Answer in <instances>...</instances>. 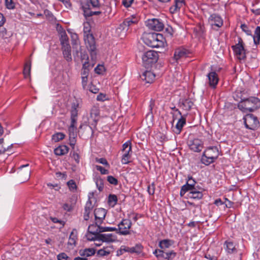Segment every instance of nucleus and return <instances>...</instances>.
<instances>
[{
  "instance_id": "nucleus-51",
  "label": "nucleus",
  "mask_w": 260,
  "mask_h": 260,
  "mask_svg": "<svg viewBox=\"0 0 260 260\" xmlns=\"http://www.w3.org/2000/svg\"><path fill=\"white\" fill-rule=\"evenodd\" d=\"M241 28L248 36H252L251 31L249 29L248 26L245 24L241 25Z\"/></svg>"
},
{
  "instance_id": "nucleus-16",
  "label": "nucleus",
  "mask_w": 260,
  "mask_h": 260,
  "mask_svg": "<svg viewBox=\"0 0 260 260\" xmlns=\"http://www.w3.org/2000/svg\"><path fill=\"white\" fill-rule=\"evenodd\" d=\"M207 77L209 86L213 89L216 88L219 80L217 73L212 71L207 74Z\"/></svg>"
},
{
  "instance_id": "nucleus-44",
  "label": "nucleus",
  "mask_w": 260,
  "mask_h": 260,
  "mask_svg": "<svg viewBox=\"0 0 260 260\" xmlns=\"http://www.w3.org/2000/svg\"><path fill=\"white\" fill-rule=\"evenodd\" d=\"M117 231V229L116 228L113 227H109V226H102L99 225V234L103 232H110V231Z\"/></svg>"
},
{
  "instance_id": "nucleus-2",
  "label": "nucleus",
  "mask_w": 260,
  "mask_h": 260,
  "mask_svg": "<svg viewBox=\"0 0 260 260\" xmlns=\"http://www.w3.org/2000/svg\"><path fill=\"white\" fill-rule=\"evenodd\" d=\"M238 107L243 112H253L260 108V99L256 97L241 99Z\"/></svg>"
},
{
  "instance_id": "nucleus-47",
  "label": "nucleus",
  "mask_w": 260,
  "mask_h": 260,
  "mask_svg": "<svg viewBox=\"0 0 260 260\" xmlns=\"http://www.w3.org/2000/svg\"><path fill=\"white\" fill-rule=\"evenodd\" d=\"M67 184L71 191H74L77 189V185L75 182L73 180H69Z\"/></svg>"
},
{
  "instance_id": "nucleus-40",
  "label": "nucleus",
  "mask_w": 260,
  "mask_h": 260,
  "mask_svg": "<svg viewBox=\"0 0 260 260\" xmlns=\"http://www.w3.org/2000/svg\"><path fill=\"white\" fill-rule=\"evenodd\" d=\"M99 224L95 223V224H91L88 226V232H90L91 233H96L99 234Z\"/></svg>"
},
{
  "instance_id": "nucleus-55",
  "label": "nucleus",
  "mask_w": 260,
  "mask_h": 260,
  "mask_svg": "<svg viewBox=\"0 0 260 260\" xmlns=\"http://www.w3.org/2000/svg\"><path fill=\"white\" fill-rule=\"evenodd\" d=\"M95 168L98 171H99L102 174L106 175L109 173L108 170L105 169L101 166L96 165L95 166Z\"/></svg>"
},
{
  "instance_id": "nucleus-17",
  "label": "nucleus",
  "mask_w": 260,
  "mask_h": 260,
  "mask_svg": "<svg viewBox=\"0 0 260 260\" xmlns=\"http://www.w3.org/2000/svg\"><path fill=\"white\" fill-rule=\"evenodd\" d=\"M139 21V17L136 15H133L126 18L121 24L120 26L122 27L123 29L127 30L129 27L134 24H137Z\"/></svg>"
},
{
  "instance_id": "nucleus-27",
  "label": "nucleus",
  "mask_w": 260,
  "mask_h": 260,
  "mask_svg": "<svg viewBox=\"0 0 260 260\" xmlns=\"http://www.w3.org/2000/svg\"><path fill=\"white\" fill-rule=\"evenodd\" d=\"M84 15L85 17H90L93 15H98L101 14L100 11H92L91 10V7H89L87 5L83 6Z\"/></svg>"
},
{
  "instance_id": "nucleus-5",
  "label": "nucleus",
  "mask_w": 260,
  "mask_h": 260,
  "mask_svg": "<svg viewBox=\"0 0 260 260\" xmlns=\"http://www.w3.org/2000/svg\"><path fill=\"white\" fill-rule=\"evenodd\" d=\"M234 53L236 58L239 60H244L246 57L245 50L244 47L243 42L241 39H240L239 42L235 45L232 46Z\"/></svg>"
},
{
  "instance_id": "nucleus-3",
  "label": "nucleus",
  "mask_w": 260,
  "mask_h": 260,
  "mask_svg": "<svg viewBox=\"0 0 260 260\" xmlns=\"http://www.w3.org/2000/svg\"><path fill=\"white\" fill-rule=\"evenodd\" d=\"M219 150L216 146L207 147L203 153L201 161L206 166L214 162L219 156Z\"/></svg>"
},
{
  "instance_id": "nucleus-37",
  "label": "nucleus",
  "mask_w": 260,
  "mask_h": 260,
  "mask_svg": "<svg viewBox=\"0 0 260 260\" xmlns=\"http://www.w3.org/2000/svg\"><path fill=\"white\" fill-rule=\"evenodd\" d=\"M186 123V118L185 116H181V118L178 120L176 125V127L178 130L179 133H180L184 126V125Z\"/></svg>"
},
{
  "instance_id": "nucleus-19",
  "label": "nucleus",
  "mask_w": 260,
  "mask_h": 260,
  "mask_svg": "<svg viewBox=\"0 0 260 260\" xmlns=\"http://www.w3.org/2000/svg\"><path fill=\"white\" fill-rule=\"evenodd\" d=\"M98 238H100L103 242L110 243L117 241V237L114 234H100Z\"/></svg>"
},
{
  "instance_id": "nucleus-22",
  "label": "nucleus",
  "mask_w": 260,
  "mask_h": 260,
  "mask_svg": "<svg viewBox=\"0 0 260 260\" xmlns=\"http://www.w3.org/2000/svg\"><path fill=\"white\" fill-rule=\"evenodd\" d=\"M77 235V231L75 229L72 230L70 235L69 240L68 242V245L69 246H71L72 248H73L74 246H76L77 241L78 239Z\"/></svg>"
},
{
  "instance_id": "nucleus-58",
  "label": "nucleus",
  "mask_w": 260,
  "mask_h": 260,
  "mask_svg": "<svg viewBox=\"0 0 260 260\" xmlns=\"http://www.w3.org/2000/svg\"><path fill=\"white\" fill-rule=\"evenodd\" d=\"M196 183V182L192 178V177L191 176H188V180H187V181L186 183L189 184L190 186H191L193 188H194V186L195 185Z\"/></svg>"
},
{
  "instance_id": "nucleus-39",
  "label": "nucleus",
  "mask_w": 260,
  "mask_h": 260,
  "mask_svg": "<svg viewBox=\"0 0 260 260\" xmlns=\"http://www.w3.org/2000/svg\"><path fill=\"white\" fill-rule=\"evenodd\" d=\"M194 188L189 186V184L186 183L183 185L181 188L180 194L181 196H183L187 191H191Z\"/></svg>"
},
{
  "instance_id": "nucleus-52",
  "label": "nucleus",
  "mask_w": 260,
  "mask_h": 260,
  "mask_svg": "<svg viewBox=\"0 0 260 260\" xmlns=\"http://www.w3.org/2000/svg\"><path fill=\"white\" fill-rule=\"evenodd\" d=\"M107 180L111 184L114 185H116L118 184L117 179L112 176H108L107 177Z\"/></svg>"
},
{
  "instance_id": "nucleus-6",
  "label": "nucleus",
  "mask_w": 260,
  "mask_h": 260,
  "mask_svg": "<svg viewBox=\"0 0 260 260\" xmlns=\"http://www.w3.org/2000/svg\"><path fill=\"white\" fill-rule=\"evenodd\" d=\"M142 59L146 66H150L157 62L158 55L157 52L150 50L145 52L142 55Z\"/></svg>"
},
{
  "instance_id": "nucleus-43",
  "label": "nucleus",
  "mask_w": 260,
  "mask_h": 260,
  "mask_svg": "<svg viewBox=\"0 0 260 260\" xmlns=\"http://www.w3.org/2000/svg\"><path fill=\"white\" fill-rule=\"evenodd\" d=\"M64 137L65 135L62 133H57L52 136V139L54 142H57L64 139Z\"/></svg>"
},
{
  "instance_id": "nucleus-13",
  "label": "nucleus",
  "mask_w": 260,
  "mask_h": 260,
  "mask_svg": "<svg viewBox=\"0 0 260 260\" xmlns=\"http://www.w3.org/2000/svg\"><path fill=\"white\" fill-rule=\"evenodd\" d=\"M100 110L98 107L93 106L90 111V117L88 119L89 123L95 127L99 119Z\"/></svg>"
},
{
  "instance_id": "nucleus-28",
  "label": "nucleus",
  "mask_w": 260,
  "mask_h": 260,
  "mask_svg": "<svg viewBox=\"0 0 260 260\" xmlns=\"http://www.w3.org/2000/svg\"><path fill=\"white\" fill-rule=\"evenodd\" d=\"M71 39H72V44L73 45V48H76L77 49V53H78L79 50H78V47H79V49H81V46L79 44V40L78 39V36L76 33L71 34Z\"/></svg>"
},
{
  "instance_id": "nucleus-8",
  "label": "nucleus",
  "mask_w": 260,
  "mask_h": 260,
  "mask_svg": "<svg viewBox=\"0 0 260 260\" xmlns=\"http://www.w3.org/2000/svg\"><path fill=\"white\" fill-rule=\"evenodd\" d=\"M145 24L149 29L157 31H161L164 27L162 21L156 18L148 19L146 21Z\"/></svg>"
},
{
  "instance_id": "nucleus-34",
  "label": "nucleus",
  "mask_w": 260,
  "mask_h": 260,
  "mask_svg": "<svg viewBox=\"0 0 260 260\" xmlns=\"http://www.w3.org/2000/svg\"><path fill=\"white\" fill-rule=\"evenodd\" d=\"M143 249V247L141 244H137L134 247H129V253L140 254L142 252Z\"/></svg>"
},
{
  "instance_id": "nucleus-4",
  "label": "nucleus",
  "mask_w": 260,
  "mask_h": 260,
  "mask_svg": "<svg viewBox=\"0 0 260 260\" xmlns=\"http://www.w3.org/2000/svg\"><path fill=\"white\" fill-rule=\"evenodd\" d=\"M245 127L249 129L255 130L259 125V121L256 116L252 114H248L243 118Z\"/></svg>"
},
{
  "instance_id": "nucleus-45",
  "label": "nucleus",
  "mask_w": 260,
  "mask_h": 260,
  "mask_svg": "<svg viewBox=\"0 0 260 260\" xmlns=\"http://www.w3.org/2000/svg\"><path fill=\"white\" fill-rule=\"evenodd\" d=\"M193 103L189 100H185L183 101L182 105L183 108H184L186 110H189L191 109Z\"/></svg>"
},
{
  "instance_id": "nucleus-10",
  "label": "nucleus",
  "mask_w": 260,
  "mask_h": 260,
  "mask_svg": "<svg viewBox=\"0 0 260 260\" xmlns=\"http://www.w3.org/2000/svg\"><path fill=\"white\" fill-rule=\"evenodd\" d=\"M132 223L128 219H123L118 224V233L121 235H127L130 234L129 230L132 226Z\"/></svg>"
},
{
  "instance_id": "nucleus-14",
  "label": "nucleus",
  "mask_w": 260,
  "mask_h": 260,
  "mask_svg": "<svg viewBox=\"0 0 260 260\" xmlns=\"http://www.w3.org/2000/svg\"><path fill=\"white\" fill-rule=\"evenodd\" d=\"M188 146L191 150L196 152H199L203 149L204 143L199 139H193L188 141Z\"/></svg>"
},
{
  "instance_id": "nucleus-64",
  "label": "nucleus",
  "mask_w": 260,
  "mask_h": 260,
  "mask_svg": "<svg viewBox=\"0 0 260 260\" xmlns=\"http://www.w3.org/2000/svg\"><path fill=\"white\" fill-rule=\"evenodd\" d=\"M104 69V67L103 66H100V65H98L95 69H94V71L97 74H100L103 70Z\"/></svg>"
},
{
  "instance_id": "nucleus-15",
  "label": "nucleus",
  "mask_w": 260,
  "mask_h": 260,
  "mask_svg": "<svg viewBox=\"0 0 260 260\" xmlns=\"http://www.w3.org/2000/svg\"><path fill=\"white\" fill-rule=\"evenodd\" d=\"M208 21L212 27L215 26L220 28L223 24V20L222 17L219 14L216 13L211 14L208 18Z\"/></svg>"
},
{
  "instance_id": "nucleus-63",
  "label": "nucleus",
  "mask_w": 260,
  "mask_h": 260,
  "mask_svg": "<svg viewBox=\"0 0 260 260\" xmlns=\"http://www.w3.org/2000/svg\"><path fill=\"white\" fill-rule=\"evenodd\" d=\"M51 220L53 222L60 223L62 224V226H64L65 224V222L64 221L60 220L56 217L51 218Z\"/></svg>"
},
{
  "instance_id": "nucleus-9",
  "label": "nucleus",
  "mask_w": 260,
  "mask_h": 260,
  "mask_svg": "<svg viewBox=\"0 0 260 260\" xmlns=\"http://www.w3.org/2000/svg\"><path fill=\"white\" fill-rule=\"evenodd\" d=\"M191 52L183 47H179L174 51V58L176 61H181L189 57Z\"/></svg>"
},
{
  "instance_id": "nucleus-23",
  "label": "nucleus",
  "mask_w": 260,
  "mask_h": 260,
  "mask_svg": "<svg viewBox=\"0 0 260 260\" xmlns=\"http://www.w3.org/2000/svg\"><path fill=\"white\" fill-rule=\"evenodd\" d=\"M184 4L183 0H174V4L169 9L171 14H175L180 11V8Z\"/></svg>"
},
{
  "instance_id": "nucleus-56",
  "label": "nucleus",
  "mask_w": 260,
  "mask_h": 260,
  "mask_svg": "<svg viewBox=\"0 0 260 260\" xmlns=\"http://www.w3.org/2000/svg\"><path fill=\"white\" fill-rule=\"evenodd\" d=\"M93 208V205L92 204L91 201L90 199H89L86 203L85 206V210L86 212L87 211H91Z\"/></svg>"
},
{
  "instance_id": "nucleus-62",
  "label": "nucleus",
  "mask_w": 260,
  "mask_h": 260,
  "mask_svg": "<svg viewBox=\"0 0 260 260\" xmlns=\"http://www.w3.org/2000/svg\"><path fill=\"white\" fill-rule=\"evenodd\" d=\"M3 143H4V139H0V153H2L5 152L8 149V148L6 149V148L3 147Z\"/></svg>"
},
{
  "instance_id": "nucleus-61",
  "label": "nucleus",
  "mask_w": 260,
  "mask_h": 260,
  "mask_svg": "<svg viewBox=\"0 0 260 260\" xmlns=\"http://www.w3.org/2000/svg\"><path fill=\"white\" fill-rule=\"evenodd\" d=\"M133 2L134 0H122V1L123 5L126 8L130 7Z\"/></svg>"
},
{
  "instance_id": "nucleus-54",
  "label": "nucleus",
  "mask_w": 260,
  "mask_h": 260,
  "mask_svg": "<svg viewBox=\"0 0 260 260\" xmlns=\"http://www.w3.org/2000/svg\"><path fill=\"white\" fill-rule=\"evenodd\" d=\"M96 184L98 189L102 191L104 188V183L102 179L101 178L97 179L96 180Z\"/></svg>"
},
{
  "instance_id": "nucleus-38",
  "label": "nucleus",
  "mask_w": 260,
  "mask_h": 260,
  "mask_svg": "<svg viewBox=\"0 0 260 260\" xmlns=\"http://www.w3.org/2000/svg\"><path fill=\"white\" fill-rule=\"evenodd\" d=\"M117 203V197L115 194H110L108 197V203L110 206L113 207Z\"/></svg>"
},
{
  "instance_id": "nucleus-12",
  "label": "nucleus",
  "mask_w": 260,
  "mask_h": 260,
  "mask_svg": "<svg viewBox=\"0 0 260 260\" xmlns=\"http://www.w3.org/2000/svg\"><path fill=\"white\" fill-rule=\"evenodd\" d=\"M153 253L158 258L166 260H171L176 256V253L173 250L165 252L164 251L162 250L156 249L153 251Z\"/></svg>"
},
{
  "instance_id": "nucleus-36",
  "label": "nucleus",
  "mask_w": 260,
  "mask_h": 260,
  "mask_svg": "<svg viewBox=\"0 0 260 260\" xmlns=\"http://www.w3.org/2000/svg\"><path fill=\"white\" fill-rule=\"evenodd\" d=\"M78 104L74 103L72 105L71 111V119H76L77 120Z\"/></svg>"
},
{
  "instance_id": "nucleus-32",
  "label": "nucleus",
  "mask_w": 260,
  "mask_h": 260,
  "mask_svg": "<svg viewBox=\"0 0 260 260\" xmlns=\"http://www.w3.org/2000/svg\"><path fill=\"white\" fill-rule=\"evenodd\" d=\"M31 70V62L28 61H27L24 66L23 75L25 78H27L30 77Z\"/></svg>"
},
{
  "instance_id": "nucleus-25",
  "label": "nucleus",
  "mask_w": 260,
  "mask_h": 260,
  "mask_svg": "<svg viewBox=\"0 0 260 260\" xmlns=\"http://www.w3.org/2000/svg\"><path fill=\"white\" fill-rule=\"evenodd\" d=\"M188 198L193 200H200L202 198L203 194L202 191H197L195 188L190 191L187 194Z\"/></svg>"
},
{
  "instance_id": "nucleus-21",
  "label": "nucleus",
  "mask_w": 260,
  "mask_h": 260,
  "mask_svg": "<svg viewBox=\"0 0 260 260\" xmlns=\"http://www.w3.org/2000/svg\"><path fill=\"white\" fill-rule=\"evenodd\" d=\"M114 250V246L112 245L104 246L102 248L98 250L97 255L101 257L107 256L112 253Z\"/></svg>"
},
{
  "instance_id": "nucleus-48",
  "label": "nucleus",
  "mask_w": 260,
  "mask_h": 260,
  "mask_svg": "<svg viewBox=\"0 0 260 260\" xmlns=\"http://www.w3.org/2000/svg\"><path fill=\"white\" fill-rule=\"evenodd\" d=\"M76 135H69V144L73 149L74 148L76 142Z\"/></svg>"
},
{
  "instance_id": "nucleus-1",
  "label": "nucleus",
  "mask_w": 260,
  "mask_h": 260,
  "mask_svg": "<svg viewBox=\"0 0 260 260\" xmlns=\"http://www.w3.org/2000/svg\"><path fill=\"white\" fill-rule=\"evenodd\" d=\"M143 42L152 48H163L166 41L162 35L154 32H144L142 36Z\"/></svg>"
},
{
  "instance_id": "nucleus-53",
  "label": "nucleus",
  "mask_w": 260,
  "mask_h": 260,
  "mask_svg": "<svg viewBox=\"0 0 260 260\" xmlns=\"http://www.w3.org/2000/svg\"><path fill=\"white\" fill-rule=\"evenodd\" d=\"M108 100L106 94L100 93L97 95L96 100L98 101L104 102Z\"/></svg>"
},
{
  "instance_id": "nucleus-60",
  "label": "nucleus",
  "mask_w": 260,
  "mask_h": 260,
  "mask_svg": "<svg viewBox=\"0 0 260 260\" xmlns=\"http://www.w3.org/2000/svg\"><path fill=\"white\" fill-rule=\"evenodd\" d=\"M82 85L83 88L85 89L86 88V86L88 82V77H82Z\"/></svg>"
},
{
  "instance_id": "nucleus-29",
  "label": "nucleus",
  "mask_w": 260,
  "mask_h": 260,
  "mask_svg": "<svg viewBox=\"0 0 260 260\" xmlns=\"http://www.w3.org/2000/svg\"><path fill=\"white\" fill-rule=\"evenodd\" d=\"M95 251L93 248H89L80 250L79 254L82 256L89 257L95 254Z\"/></svg>"
},
{
  "instance_id": "nucleus-42",
  "label": "nucleus",
  "mask_w": 260,
  "mask_h": 260,
  "mask_svg": "<svg viewBox=\"0 0 260 260\" xmlns=\"http://www.w3.org/2000/svg\"><path fill=\"white\" fill-rule=\"evenodd\" d=\"M91 26L89 22H86L83 23V32L84 36L86 35H92L90 33Z\"/></svg>"
},
{
  "instance_id": "nucleus-11",
  "label": "nucleus",
  "mask_w": 260,
  "mask_h": 260,
  "mask_svg": "<svg viewBox=\"0 0 260 260\" xmlns=\"http://www.w3.org/2000/svg\"><path fill=\"white\" fill-rule=\"evenodd\" d=\"M85 44L88 50L90 52L91 55L95 54V41L93 35H86L84 36Z\"/></svg>"
},
{
  "instance_id": "nucleus-41",
  "label": "nucleus",
  "mask_w": 260,
  "mask_h": 260,
  "mask_svg": "<svg viewBox=\"0 0 260 260\" xmlns=\"http://www.w3.org/2000/svg\"><path fill=\"white\" fill-rule=\"evenodd\" d=\"M124 252H129V247L125 245H122L116 251V256H119L122 255Z\"/></svg>"
},
{
  "instance_id": "nucleus-35",
  "label": "nucleus",
  "mask_w": 260,
  "mask_h": 260,
  "mask_svg": "<svg viewBox=\"0 0 260 260\" xmlns=\"http://www.w3.org/2000/svg\"><path fill=\"white\" fill-rule=\"evenodd\" d=\"M224 244L226 245L225 250L229 253H233L236 251V249L234 243L231 241H225Z\"/></svg>"
},
{
  "instance_id": "nucleus-24",
  "label": "nucleus",
  "mask_w": 260,
  "mask_h": 260,
  "mask_svg": "<svg viewBox=\"0 0 260 260\" xmlns=\"http://www.w3.org/2000/svg\"><path fill=\"white\" fill-rule=\"evenodd\" d=\"M61 48L64 57L68 61H71L72 60V55L70 45L63 46Z\"/></svg>"
},
{
  "instance_id": "nucleus-7",
  "label": "nucleus",
  "mask_w": 260,
  "mask_h": 260,
  "mask_svg": "<svg viewBox=\"0 0 260 260\" xmlns=\"http://www.w3.org/2000/svg\"><path fill=\"white\" fill-rule=\"evenodd\" d=\"M122 151L123 153L121 158V163L122 164H127L130 162L132 150L131 142L127 141L122 145Z\"/></svg>"
},
{
  "instance_id": "nucleus-59",
  "label": "nucleus",
  "mask_w": 260,
  "mask_h": 260,
  "mask_svg": "<svg viewBox=\"0 0 260 260\" xmlns=\"http://www.w3.org/2000/svg\"><path fill=\"white\" fill-rule=\"evenodd\" d=\"M96 162L100 163L101 164H103L104 165H105L106 166H108V167L109 166V165L107 160L105 158H96Z\"/></svg>"
},
{
  "instance_id": "nucleus-18",
  "label": "nucleus",
  "mask_w": 260,
  "mask_h": 260,
  "mask_svg": "<svg viewBox=\"0 0 260 260\" xmlns=\"http://www.w3.org/2000/svg\"><path fill=\"white\" fill-rule=\"evenodd\" d=\"M106 213V210L103 208H98L94 210V214L96 224L102 223Z\"/></svg>"
},
{
  "instance_id": "nucleus-33",
  "label": "nucleus",
  "mask_w": 260,
  "mask_h": 260,
  "mask_svg": "<svg viewBox=\"0 0 260 260\" xmlns=\"http://www.w3.org/2000/svg\"><path fill=\"white\" fill-rule=\"evenodd\" d=\"M60 41L61 46L70 45L69 38L65 31L60 32Z\"/></svg>"
},
{
  "instance_id": "nucleus-26",
  "label": "nucleus",
  "mask_w": 260,
  "mask_h": 260,
  "mask_svg": "<svg viewBox=\"0 0 260 260\" xmlns=\"http://www.w3.org/2000/svg\"><path fill=\"white\" fill-rule=\"evenodd\" d=\"M54 152L56 155H63L69 152V148L66 145H60L56 148Z\"/></svg>"
},
{
  "instance_id": "nucleus-46",
  "label": "nucleus",
  "mask_w": 260,
  "mask_h": 260,
  "mask_svg": "<svg viewBox=\"0 0 260 260\" xmlns=\"http://www.w3.org/2000/svg\"><path fill=\"white\" fill-rule=\"evenodd\" d=\"M99 234L91 233L90 232H88L86 235V237L88 241H94L98 238Z\"/></svg>"
},
{
  "instance_id": "nucleus-49",
  "label": "nucleus",
  "mask_w": 260,
  "mask_h": 260,
  "mask_svg": "<svg viewBox=\"0 0 260 260\" xmlns=\"http://www.w3.org/2000/svg\"><path fill=\"white\" fill-rule=\"evenodd\" d=\"M87 5L89 7L97 8L99 6V0H89Z\"/></svg>"
},
{
  "instance_id": "nucleus-20",
  "label": "nucleus",
  "mask_w": 260,
  "mask_h": 260,
  "mask_svg": "<svg viewBox=\"0 0 260 260\" xmlns=\"http://www.w3.org/2000/svg\"><path fill=\"white\" fill-rule=\"evenodd\" d=\"M142 80L145 81L146 83H152L155 80V75L150 71H146L141 76Z\"/></svg>"
},
{
  "instance_id": "nucleus-31",
  "label": "nucleus",
  "mask_w": 260,
  "mask_h": 260,
  "mask_svg": "<svg viewBox=\"0 0 260 260\" xmlns=\"http://www.w3.org/2000/svg\"><path fill=\"white\" fill-rule=\"evenodd\" d=\"M252 37L254 44L256 46L259 45L260 43V26H258L256 27Z\"/></svg>"
},
{
  "instance_id": "nucleus-30",
  "label": "nucleus",
  "mask_w": 260,
  "mask_h": 260,
  "mask_svg": "<svg viewBox=\"0 0 260 260\" xmlns=\"http://www.w3.org/2000/svg\"><path fill=\"white\" fill-rule=\"evenodd\" d=\"M174 243V241L169 239H164L159 241V246L161 249L169 248Z\"/></svg>"
},
{
  "instance_id": "nucleus-57",
  "label": "nucleus",
  "mask_w": 260,
  "mask_h": 260,
  "mask_svg": "<svg viewBox=\"0 0 260 260\" xmlns=\"http://www.w3.org/2000/svg\"><path fill=\"white\" fill-rule=\"evenodd\" d=\"M57 258L58 260H68L69 257L66 253L62 252L57 255Z\"/></svg>"
},
{
  "instance_id": "nucleus-50",
  "label": "nucleus",
  "mask_w": 260,
  "mask_h": 260,
  "mask_svg": "<svg viewBox=\"0 0 260 260\" xmlns=\"http://www.w3.org/2000/svg\"><path fill=\"white\" fill-rule=\"evenodd\" d=\"M5 5L8 9H13L15 8V3L13 0H5Z\"/></svg>"
}]
</instances>
